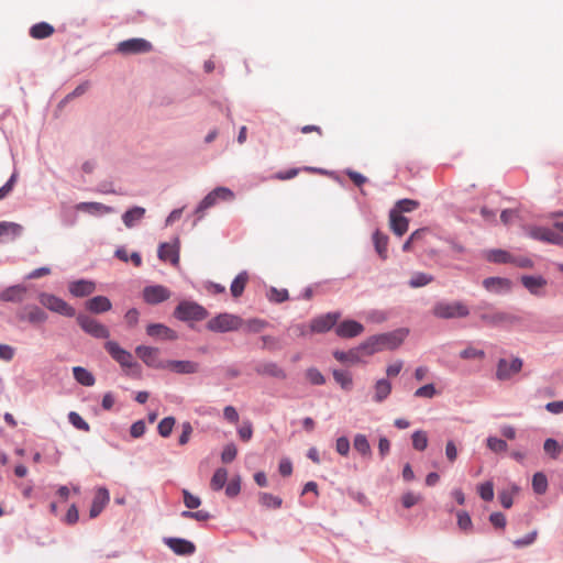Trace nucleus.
<instances>
[{
	"instance_id": "obj_1",
	"label": "nucleus",
	"mask_w": 563,
	"mask_h": 563,
	"mask_svg": "<svg viewBox=\"0 0 563 563\" xmlns=\"http://www.w3.org/2000/svg\"><path fill=\"white\" fill-rule=\"evenodd\" d=\"M470 312L468 306L461 300H440L431 309L432 316L442 320L463 319L468 317Z\"/></svg>"
},
{
	"instance_id": "obj_2",
	"label": "nucleus",
	"mask_w": 563,
	"mask_h": 563,
	"mask_svg": "<svg viewBox=\"0 0 563 563\" xmlns=\"http://www.w3.org/2000/svg\"><path fill=\"white\" fill-rule=\"evenodd\" d=\"M407 334V330L399 329L390 333L373 336L363 345V347L367 349L369 354L384 349L395 350L404 342Z\"/></svg>"
},
{
	"instance_id": "obj_3",
	"label": "nucleus",
	"mask_w": 563,
	"mask_h": 563,
	"mask_svg": "<svg viewBox=\"0 0 563 563\" xmlns=\"http://www.w3.org/2000/svg\"><path fill=\"white\" fill-rule=\"evenodd\" d=\"M234 192L227 187L214 188L198 205L196 209L198 220H200L203 217V213L207 209L216 206L219 201H231L234 199Z\"/></svg>"
},
{
	"instance_id": "obj_4",
	"label": "nucleus",
	"mask_w": 563,
	"mask_h": 563,
	"mask_svg": "<svg viewBox=\"0 0 563 563\" xmlns=\"http://www.w3.org/2000/svg\"><path fill=\"white\" fill-rule=\"evenodd\" d=\"M243 325V319L239 316L230 313H220L210 319L207 323V329L213 332H229L236 331Z\"/></svg>"
},
{
	"instance_id": "obj_5",
	"label": "nucleus",
	"mask_w": 563,
	"mask_h": 563,
	"mask_svg": "<svg viewBox=\"0 0 563 563\" xmlns=\"http://www.w3.org/2000/svg\"><path fill=\"white\" fill-rule=\"evenodd\" d=\"M174 316L181 321H200L207 318L208 311L197 302L181 301Z\"/></svg>"
},
{
	"instance_id": "obj_6",
	"label": "nucleus",
	"mask_w": 563,
	"mask_h": 563,
	"mask_svg": "<svg viewBox=\"0 0 563 563\" xmlns=\"http://www.w3.org/2000/svg\"><path fill=\"white\" fill-rule=\"evenodd\" d=\"M38 301L48 310L65 317H74L76 313L75 309L64 299L48 292H41L38 295Z\"/></svg>"
},
{
	"instance_id": "obj_7",
	"label": "nucleus",
	"mask_w": 563,
	"mask_h": 563,
	"mask_svg": "<svg viewBox=\"0 0 563 563\" xmlns=\"http://www.w3.org/2000/svg\"><path fill=\"white\" fill-rule=\"evenodd\" d=\"M16 318L20 321L27 322L36 327L45 323L48 319V316L42 308L36 305H26L18 311Z\"/></svg>"
},
{
	"instance_id": "obj_8",
	"label": "nucleus",
	"mask_w": 563,
	"mask_h": 563,
	"mask_svg": "<svg viewBox=\"0 0 563 563\" xmlns=\"http://www.w3.org/2000/svg\"><path fill=\"white\" fill-rule=\"evenodd\" d=\"M77 322L85 332L97 339H108L110 336L109 329L91 317L79 314Z\"/></svg>"
},
{
	"instance_id": "obj_9",
	"label": "nucleus",
	"mask_w": 563,
	"mask_h": 563,
	"mask_svg": "<svg viewBox=\"0 0 563 563\" xmlns=\"http://www.w3.org/2000/svg\"><path fill=\"white\" fill-rule=\"evenodd\" d=\"M153 49V45L144 38H129L118 44L117 51L123 55L144 54Z\"/></svg>"
},
{
	"instance_id": "obj_10",
	"label": "nucleus",
	"mask_w": 563,
	"mask_h": 563,
	"mask_svg": "<svg viewBox=\"0 0 563 563\" xmlns=\"http://www.w3.org/2000/svg\"><path fill=\"white\" fill-rule=\"evenodd\" d=\"M137 357H140L147 366L154 368H165L166 362L159 357V350L153 346L139 345L135 349Z\"/></svg>"
},
{
	"instance_id": "obj_11",
	"label": "nucleus",
	"mask_w": 563,
	"mask_h": 563,
	"mask_svg": "<svg viewBox=\"0 0 563 563\" xmlns=\"http://www.w3.org/2000/svg\"><path fill=\"white\" fill-rule=\"evenodd\" d=\"M104 349L121 366L132 367L134 365L132 354L129 351L122 349L117 342L108 341L104 344Z\"/></svg>"
},
{
	"instance_id": "obj_12",
	"label": "nucleus",
	"mask_w": 563,
	"mask_h": 563,
	"mask_svg": "<svg viewBox=\"0 0 563 563\" xmlns=\"http://www.w3.org/2000/svg\"><path fill=\"white\" fill-rule=\"evenodd\" d=\"M522 367V361L518 357L508 361L500 358L497 364L496 376L499 380L509 379L515 374L519 373Z\"/></svg>"
},
{
	"instance_id": "obj_13",
	"label": "nucleus",
	"mask_w": 563,
	"mask_h": 563,
	"mask_svg": "<svg viewBox=\"0 0 563 563\" xmlns=\"http://www.w3.org/2000/svg\"><path fill=\"white\" fill-rule=\"evenodd\" d=\"M341 314L339 312H330L314 318L310 323V332L323 333L332 329Z\"/></svg>"
},
{
	"instance_id": "obj_14",
	"label": "nucleus",
	"mask_w": 563,
	"mask_h": 563,
	"mask_svg": "<svg viewBox=\"0 0 563 563\" xmlns=\"http://www.w3.org/2000/svg\"><path fill=\"white\" fill-rule=\"evenodd\" d=\"M169 297L170 291L162 285L147 286L143 290V298L145 302L150 305L161 303L167 300Z\"/></svg>"
},
{
	"instance_id": "obj_15",
	"label": "nucleus",
	"mask_w": 563,
	"mask_h": 563,
	"mask_svg": "<svg viewBox=\"0 0 563 563\" xmlns=\"http://www.w3.org/2000/svg\"><path fill=\"white\" fill-rule=\"evenodd\" d=\"M529 235L536 240L549 242L552 244L560 245L563 243L562 235H560L559 233H556L550 229L542 228V227L531 228L529 231Z\"/></svg>"
},
{
	"instance_id": "obj_16",
	"label": "nucleus",
	"mask_w": 563,
	"mask_h": 563,
	"mask_svg": "<svg viewBox=\"0 0 563 563\" xmlns=\"http://www.w3.org/2000/svg\"><path fill=\"white\" fill-rule=\"evenodd\" d=\"M363 331L364 327L354 320H345L335 328L336 335L344 339L357 336Z\"/></svg>"
},
{
	"instance_id": "obj_17",
	"label": "nucleus",
	"mask_w": 563,
	"mask_h": 563,
	"mask_svg": "<svg viewBox=\"0 0 563 563\" xmlns=\"http://www.w3.org/2000/svg\"><path fill=\"white\" fill-rule=\"evenodd\" d=\"M109 500H110V495H109L108 489H106L103 487L98 488L95 494L91 507H90V511H89L90 518L91 519L97 518L101 514L103 508L108 505Z\"/></svg>"
},
{
	"instance_id": "obj_18",
	"label": "nucleus",
	"mask_w": 563,
	"mask_h": 563,
	"mask_svg": "<svg viewBox=\"0 0 563 563\" xmlns=\"http://www.w3.org/2000/svg\"><path fill=\"white\" fill-rule=\"evenodd\" d=\"M165 543L178 555H190L196 550L192 542L180 538H168Z\"/></svg>"
},
{
	"instance_id": "obj_19",
	"label": "nucleus",
	"mask_w": 563,
	"mask_h": 563,
	"mask_svg": "<svg viewBox=\"0 0 563 563\" xmlns=\"http://www.w3.org/2000/svg\"><path fill=\"white\" fill-rule=\"evenodd\" d=\"M146 333L152 338H158L162 340H176L177 333L162 323H151L146 328Z\"/></svg>"
},
{
	"instance_id": "obj_20",
	"label": "nucleus",
	"mask_w": 563,
	"mask_h": 563,
	"mask_svg": "<svg viewBox=\"0 0 563 563\" xmlns=\"http://www.w3.org/2000/svg\"><path fill=\"white\" fill-rule=\"evenodd\" d=\"M26 291V287L22 285L8 287L0 292V301L22 302L25 298Z\"/></svg>"
},
{
	"instance_id": "obj_21",
	"label": "nucleus",
	"mask_w": 563,
	"mask_h": 563,
	"mask_svg": "<svg viewBox=\"0 0 563 563\" xmlns=\"http://www.w3.org/2000/svg\"><path fill=\"white\" fill-rule=\"evenodd\" d=\"M76 209L79 211L87 212L91 216H102L114 212V209L110 206L101 202H79L76 205Z\"/></svg>"
},
{
	"instance_id": "obj_22",
	"label": "nucleus",
	"mask_w": 563,
	"mask_h": 563,
	"mask_svg": "<svg viewBox=\"0 0 563 563\" xmlns=\"http://www.w3.org/2000/svg\"><path fill=\"white\" fill-rule=\"evenodd\" d=\"M522 285L534 296H542L547 280L542 276H522Z\"/></svg>"
},
{
	"instance_id": "obj_23",
	"label": "nucleus",
	"mask_w": 563,
	"mask_h": 563,
	"mask_svg": "<svg viewBox=\"0 0 563 563\" xmlns=\"http://www.w3.org/2000/svg\"><path fill=\"white\" fill-rule=\"evenodd\" d=\"M165 368L178 374H194L199 369V365L192 361H167Z\"/></svg>"
},
{
	"instance_id": "obj_24",
	"label": "nucleus",
	"mask_w": 563,
	"mask_h": 563,
	"mask_svg": "<svg viewBox=\"0 0 563 563\" xmlns=\"http://www.w3.org/2000/svg\"><path fill=\"white\" fill-rule=\"evenodd\" d=\"M158 257L164 262H170L173 265L179 263V247L176 244L162 243L158 247Z\"/></svg>"
},
{
	"instance_id": "obj_25",
	"label": "nucleus",
	"mask_w": 563,
	"mask_h": 563,
	"mask_svg": "<svg viewBox=\"0 0 563 563\" xmlns=\"http://www.w3.org/2000/svg\"><path fill=\"white\" fill-rule=\"evenodd\" d=\"M389 220L390 229L396 235L401 236L408 231L409 220L406 217L399 214L397 210L390 211Z\"/></svg>"
},
{
	"instance_id": "obj_26",
	"label": "nucleus",
	"mask_w": 563,
	"mask_h": 563,
	"mask_svg": "<svg viewBox=\"0 0 563 563\" xmlns=\"http://www.w3.org/2000/svg\"><path fill=\"white\" fill-rule=\"evenodd\" d=\"M95 283L89 280H77L69 285V291L75 297H85L95 291Z\"/></svg>"
},
{
	"instance_id": "obj_27",
	"label": "nucleus",
	"mask_w": 563,
	"mask_h": 563,
	"mask_svg": "<svg viewBox=\"0 0 563 563\" xmlns=\"http://www.w3.org/2000/svg\"><path fill=\"white\" fill-rule=\"evenodd\" d=\"M483 286L486 290L493 292L508 291L510 282L501 277H488L483 280Z\"/></svg>"
},
{
	"instance_id": "obj_28",
	"label": "nucleus",
	"mask_w": 563,
	"mask_h": 563,
	"mask_svg": "<svg viewBox=\"0 0 563 563\" xmlns=\"http://www.w3.org/2000/svg\"><path fill=\"white\" fill-rule=\"evenodd\" d=\"M256 373L280 379L286 378L285 371L274 362H266L256 366Z\"/></svg>"
},
{
	"instance_id": "obj_29",
	"label": "nucleus",
	"mask_w": 563,
	"mask_h": 563,
	"mask_svg": "<svg viewBox=\"0 0 563 563\" xmlns=\"http://www.w3.org/2000/svg\"><path fill=\"white\" fill-rule=\"evenodd\" d=\"M145 212L142 207H133L123 213L122 221L126 228L131 229L144 218Z\"/></svg>"
},
{
	"instance_id": "obj_30",
	"label": "nucleus",
	"mask_w": 563,
	"mask_h": 563,
	"mask_svg": "<svg viewBox=\"0 0 563 563\" xmlns=\"http://www.w3.org/2000/svg\"><path fill=\"white\" fill-rule=\"evenodd\" d=\"M87 309L95 313L109 311L112 307L111 301L104 296H96L86 303Z\"/></svg>"
},
{
	"instance_id": "obj_31",
	"label": "nucleus",
	"mask_w": 563,
	"mask_h": 563,
	"mask_svg": "<svg viewBox=\"0 0 563 563\" xmlns=\"http://www.w3.org/2000/svg\"><path fill=\"white\" fill-rule=\"evenodd\" d=\"M481 320L490 327L500 325L510 320V317L505 312H484L479 316Z\"/></svg>"
},
{
	"instance_id": "obj_32",
	"label": "nucleus",
	"mask_w": 563,
	"mask_h": 563,
	"mask_svg": "<svg viewBox=\"0 0 563 563\" xmlns=\"http://www.w3.org/2000/svg\"><path fill=\"white\" fill-rule=\"evenodd\" d=\"M391 393V384L387 379H379L374 386V401L383 402Z\"/></svg>"
},
{
	"instance_id": "obj_33",
	"label": "nucleus",
	"mask_w": 563,
	"mask_h": 563,
	"mask_svg": "<svg viewBox=\"0 0 563 563\" xmlns=\"http://www.w3.org/2000/svg\"><path fill=\"white\" fill-rule=\"evenodd\" d=\"M249 282V274L247 272H241L232 282L231 284V287H230V290H231V295L234 297V298H239L242 296L244 289H245V286Z\"/></svg>"
},
{
	"instance_id": "obj_34",
	"label": "nucleus",
	"mask_w": 563,
	"mask_h": 563,
	"mask_svg": "<svg viewBox=\"0 0 563 563\" xmlns=\"http://www.w3.org/2000/svg\"><path fill=\"white\" fill-rule=\"evenodd\" d=\"M53 33L54 27L46 22L36 23L30 29V35L36 40L49 37Z\"/></svg>"
},
{
	"instance_id": "obj_35",
	"label": "nucleus",
	"mask_w": 563,
	"mask_h": 563,
	"mask_svg": "<svg viewBox=\"0 0 563 563\" xmlns=\"http://www.w3.org/2000/svg\"><path fill=\"white\" fill-rule=\"evenodd\" d=\"M375 250L382 260L387 258L388 236L379 231L373 234Z\"/></svg>"
},
{
	"instance_id": "obj_36",
	"label": "nucleus",
	"mask_w": 563,
	"mask_h": 563,
	"mask_svg": "<svg viewBox=\"0 0 563 563\" xmlns=\"http://www.w3.org/2000/svg\"><path fill=\"white\" fill-rule=\"evenodd\" d=\"M353 446L362 456L369 457L372 455L369 442L364 434L358 433L354 437Z\"/></svg>"
},
{
	"instance_id": "obj_37",
	"label": "nucleus",
	"mask_w": 563,
	"mask_h": 563,
	"mask_svg": "<svg viewBox=\"0 0 563 563\" xmlns=\"http://www.w3.org/2000/svg\"><path fill=\"white\" fill-rule=\"evenodd\" d=\"M333 356L341 363L344 364H357L361 362V357L357 350H350L347 352L335 351Z\"/></svg>"
},
{
	"instance_id": "obj_38",
	"label": "nucleus",
	"mask_w": 563,
	"mask_h": 563,
	"mask_svg": "<svg viewBox=\"0 0 563 563\" xmlns=\"http://www.w3.org/2000/svg\"><path fill=\"white\" fill-rule=\"evenodd\" d=\"M75 379L84 386H92L95 384L93 375L84 367L76 366L73 368Z\"/></svg>"
},
{
	"instance_id": "obj_39",
	"label": "nucleus",
	"mask_w": 563,
	"mask_h": 563,
	"mask_svg": "<svg viewBox=\"0 0 563 563\" xmlns=\"http://www.w3.org/2000/svg\"><path fill=\"white\" fill-rule=\"evenodd\" d=\"M228 479V471L223 467L216 470L210 481V487L212 490H220L224 487Z\"/></svg>"
},
{
	"instance_id": "obj_40",
	"label": "nucleus",
	"mask_w": 563,
	"mask_h": 563,
	"mask_svg": "<svg viewBox=\"0 0 563 563\" xmlns=\"http://www.w3.org/2000/svg\"><path fill=\"white\" fill-rule=\"evenodd\" d=\"M486 258L493 263H510L512 255L504 250H490L486 254Z\"/></svg>"
},
{
	"instance_id": "obj_41",
	"label": "nucleus",
	"mask_w": 563,
	"mask_h": 563,
	"mask_svg": "<svg viewBox=\"0 0 563 563\" xmlns=\"http://www.w3.org/2000/svg\"><path fill=\"white\" fill-rule=\"evenodd\" d=\"M334 380L341 386L344 390H351L353 385V379L350 373L334 369L333 371Z\"/></svg>"
},
{
	"instance_id": "obj_42",
	"label": "nucleus",
	"mask_w": 563,
	"mask_h": 563,
	"mask_svg": "<svg viewBox=\"0 0 563 563\" xmlns=\"http://www.w3.org/2000/svg\"><path fill=\"white\" fill-rule=\"evenodd\" d=\"M260 504L266 508L278 509L280 508L283 500L278 496H274L269 493H261L258 496Z\"/></svg>"
},
{
	"instance_id": "obj_43",
	"label": "nucleus",
	"mask_w": 563,
	"mask_h": 563,
	"mask_svg": "<svg viewBox=\"0 0 563 563\" xmlns=\"http://www.w3.org/2000/svg\"><path fill=\"white\" fill-rule=\"evenodd\" d=\"M266 327H267V322L262 319H257V318L243 320V325H242L244 331L247 333H258Z\"/></svg>"
},
{
	"instance_id": "obj_44",
	"label": "nucleus",
	"mask_w": 563,
	"mask_h": 563,
	"mask_svg": "<svg viewBox=\"0 0 563 563\" xmlns=\"http://www.w3.org/2000/svg\"><path fill=\"white\" fill-rule=\"evenodd\" d=\"M532 488L534 490L536 494H539V495H542L547 492L548 489V478L547 476L541 473V472H538L533 475L532 477Z\"/></svg>"
},
{
	"instance_id": "obj_45",
	"label": "nucleus",
	"mask_w": 563,
	"mask_h": 563,
	"mask_svg": "<svg viewBox=\"0 0 563 563\" xmlns=\"http://www.w3.org/2000/svg\"><path fill=\"white\" fill-rule=\"evenodd\" d=\"M433 280V277L426 273H416L409 280V286L411 288H419L430 284Z\"/></svg>"
},
{
	"instance_id": "obj_46",
	"label": "nucleus",
	"mask_w": 563,
	"mask_h": 563,
	"mask_svg": "<svg viewBox=\"0 0 563 563\" xmlns=\"http://www.w3.org/2000/svg\"><path fill=\"white\" fill-rule=\"evenodd\" d=\"M487 448L495 453H501L507 451L508 444L503 439L489 437L487 438Z\"/></svg>"
},
{
	"instance_id": "obj_47",
	"label": "nucleus",
	"mask_w": 563,
	"mask_h": 563,
	"mask_svg": "<svg viewBox=\"0 0 563 563\" xmlns=\"http://www.w3.org/2000/svg\"><path fill=\"white\" fill-rule=\"evenodd\" d=\"M412 446L418 451H424L428 446V437L424 431H416L412 434Z\"/></svg>"
},
{
	"instance_id": "obj_48",
	"label": "nucleus",
	"mask_w": 563,
	"mask_h": 563,
	"mask_svg": "<svg viewBox=\"0 0 563 563\" xmlns=\"http://www.w3.org/2000/svg\"><path fill=\"white\" fill-rule=\"evenodd\" d=\"M175 426V418L174 417H166L158 423V433L163 438H167L170 435L173 428Z\"/></svg>"
},
{
	"instance_id": "obj_49",
	"label": "nucleus",
	"mask_w": 563,
	"mask_h": 563,
	"mask_svg": "<svg viewBox=\"0 0 563 563\" xmlns=\"http://www.w3.org/2000/svg\"><path fill=\"white\" fill-rule=\"evenodd\" d=\"M69 422L78 430L88 432L90 430V426L87 421H85L80 415L75 411H70L68 413Z\"/></svg>"
},
{
	"instance_id": "obj_50",
	"label": "nucleus",
	"mask_w": 563,
	"mask_h": 563,
	"mask_svg": "<svg viewBox=\"0 0 563 563\" xmlns=\"http://www.w3.org/2000/svg\"><path fill=\"white\" fill-rule=\"evenodd\" d=\"M456 517H457V526L461 530H463L464 532H468L472 530V527H473L472 519L466 511H464V510L457 511Z\"/></svg>"
},
{
	"instance_id": "obj_51",
	"label": "nucleus",
	"mask_w": 563,
	"mask_h": 563,
	"mask_svg": "<svg viewBox=\"0 0 563 563\" xmlns=\"http://www.w3.org/2000/svg\"><path fill=\"white\" fill-rule=\"evenodd\" d=\"M306 377L312 385H323L325 383V378L322 373L314 367L306 371Z\"/></svg>"
},
{
	"instance_id": "obj_52",
	"label": "nucleus",
	"mask_w": 563,
	"mask_h": 563,
	"mask_svg": "<svg viewBox=\"0 0 563 563\" xmlns=\"http://www.w3.org/2000/svg\"><path fill=\"white\" fill-rule=\"evenodd\" d=\"M419 207V202L412 199H402L399 200L396 205V209L398 213L400 212H411Z\"/></svg>"
},
{
	"instance_id": "obj_53",
	"label": "nucleus",
	"mask_w": 563,
	"mask_h": 563,
	"mask_svg": "<svg viewBox=\"0 0 563 563\" xmlns=\"http://www.w3.org/2000/svg\"><path fill=\"white\" fill-rule=\"evenodd\" d=\"M268 299L274 302H284L288 299V291L287 289H277L275 287H272L267 295Z\"/></svg>"
},
{
	"instance_id": "obj_54",
	"label": "nucleus",
	"mask_w": 563,
	"mask_h": 563,
	"mask_svg": "<svg viewBox=\"0 0 563 563\" xmlns=\"http://www.w3.org/2000/svg\"><path fill=\"white\" fill-rule=\"evenodd\" d=\"M478 494L482 499L490 501L494 498V485L492 482H485L478 486Z\"/></svg>"
},
{
	"instance_id": "obj_55",
	"label": "nucleus",
	"mask_w": 563,
	"mask_h": 563,
	"mask_svg": "<svg viewBox=\"0 0 563 563\" xmlns=\"http://www.w3.org/2000/svg\"><path fill=\"white\" fill-rule=\"evenodd\" d=\"M543 449L553 459H556L561 451L560 444L554 439H547Z\"/></svg>"
},
{
	"instance_id": "obj_56",
	"label": "nucleus",
	"mask_w": 563,
	"mask_h": 563,
	"mask_svg": "<svg viewBox=\"0 0 563 563\" xmlns=\"http://www.w3.org/2000/svg\"><path fill=\"white\" fill-rule=\"evenodd\" d=\"M238 454V449L233 443H229L223 448L221 453V461L223 463H231Z\"/></svg>"
},
{
	"instance_id": "obj_57",
	"label": "nucleus",
	"mask_w": 563,
	"mask_h": 563,
	"mask_svg": "<svg viewBox=\"0 0 563 563\" xmlns=\"http://www.w3.org/2000/svg\"><path fill=\"white\" fill-rule=\"evenodd\" d=\"M461 358L470 360V358H484L485 352L483 350H477L473 346H467L460 353Z\"/></svg>"
},
{
	"instance_id": "obj_58",
	"label": "nucleus",
	"mask_w": 563,
	"mask_h": 563,
	"mask_svg": "<svg viewBox=\"0 0 563 563\" xmlns=\"http://www.w3.org/2000/svg\"><path fill=\"white\" fill-rule=\"evenodd\" d=\"M437 394L435 387L433 384H427L415 391V397L418 398H432Z\"/></svg>"
},
{
	"instance_id": "obj_59",
	"label": "nucleus",
	"mask_w": 563,
	"mask_h": 563,
	"mask_svg": "<svg viewBox=\"0 0 563 563\" xmlns=\"http://www.w3.org/2000/svg\"><path fill=\"white\" fill-rule=\"evenodd\" d=\"M184 504L188 509H196L200 506L201 500L199 497L194 496L187 489L183 490Z\"/></svg>"
},
{
	"instance_id": "obj_60",
	"label": "nucleus",
	"mask_w": 563,
	"mask_h": 563,
	"mask_svg": "<svg viewBox=\"0 0 563 563\" xmlns=\"http://www.w3.org/2000/svg\"><path fill=\"white\" fill-rule=\"evenodd\" d=\"M239 437L242 441L247 442L253 435V426L250 421L243 422L238 430Z\"/></svg>"
},
{
	"instance_id": "obj_61",
	"label": "nucleus",
	"mask_w": 563,
	"mask_h": 563,
	"mask_svg": "<svg viewBox=\"0 0 563 563\" xmlns=\"http://www.w3.org/2000/svg\"><path fill=\"white\" fill-rule=\"evenodd\" d=\"M335 450L336 452L342 455L346 456L350 452V441L346 437H340L336 439L335 443Z\"/></svg>"
},
{
	"instance_id": "obj_62",
	"label": "nucleus",
	"mask_w": 563,
	"mask_h": 563,
	"mask_svg": "<svg viewBox=\"0 0 563 563\" xmlns=\"http://www.w3.org/2000/svg\"><path fill=\"white\" fill-rule=\"evenodd\" d=\"M241 490L240 477L233 478L225 487V494L228 497H235Z\"/></svg>"
},
{
	"instance_id": "obj_63",
	"label": "nucleus",
	"mask_w": 563,
	"mask_h": 563,
	"mask_svg": "<svg viewBox=\"0 0 563 563\" xmlns=\"http://www.w3.org/2000/svg\"><path fill=\"white\" fill-rule=\"evenodd\" d=\"M145 422L143 420H137L131 426L130 433L132 438L137 439L145 433Z\"/></svg>"
},
{
	"instance_id": "obj_64",
	"label": "nucleus",
	"mask_w": 563,
	"mask_h": 563,
	"mask_svg": "<svg viewBox=\"0 0 563 563\" xmlns=\"http://www.w3.org/2000/svg\"><path fill=\"white\" fill-rule=\"evenodd\" d=\"M192 433V427L189 422H184L181 424V434L179 435L178 443L180 445H185L188 443Z\"/></svg>"
}]
</instances>
